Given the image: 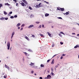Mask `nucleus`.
<instances>
[{
    "label": "nucleus",
    "instance_id": "1",
    "mask_svg": "<svg viewBox=\"0 0 79 79\" xmlns=\"http://www.w3.org/2000/svg\"><path fill=\"white\" fill-rule=\"evenodd\" d=\"M57 10H59V11H64V8H61L58 7L57 8Z\"/></svg>",
    "mask_w": 79,
    "mask_h": 79
},
{
    "label": "nucleus",
    "instance_id": "2",
    "mask_svg": "<svg viewBox=\"0 0 79 79\" xmlns=\"http://www.w3.org/2000/svg\"><path fill=\"white\" fill-rule=\"evenodd\" d=\"M10 42H8L7 44V46L8 47V50H10Z\"/></svg>",
    "mask_w": 79,
    "mask_h": 79
},
{
    "label": "nucleus",
    "instance_id": "3",
    "mask_svg": "<svg viewBox=\"0 0 79 79\" xmlns=\"http://www.w3.org/2000/svg\"><path fill=\"white\" fill-rule=\"evenodd\" d=\"M20 4H21V5H22V6H26V5L23 2H22V3H20Z\"/></svg>",
    "mask_w": 79,
    "mask_h": 79
},
{
    "label": "nucleus",
    "instance_id": "4",
    "mask_svg": "<svg viewBox=\"0 0 79 79\" xmlns=\"http://www.w3.org/2000/svg\"><path fill=\"white\" fill-rule=\"evenodd\" d=\"M15 35V32H13L12 33V36H11V39H13V36Z\"/></svg>",
    "mask_w": 79,
    "mask_h": 79
},
{
    "label": "nucleus",
    "instance_id": "5",
    "mask_svg": "<svg viewBox=\"0 0 79 79\" xmlns=\"http://www.w3.org/2000/svg\"><path fill=\"white\" fill-rule=\"evenodd\" d=\"M52 77H51V76L50 75H48L47 76V78H47L48 79H50V78H51Z\"/></svg>",
    "mask_w": 79,
    "mask_h": 79
},
{
    "label": "nucleus",
    "instance_id": "6",
    "mask_svg": "<svg viewBox=\"0 0 79 79\" xmlns=\"http://www.w3.org/2000/svg\"><path fill=\"white\" fill-rule=\"evenodd\" d=\"M34 27V25H30L28 27V28L29 29H30V28H31V27Z\"/></svg>",
    "mask_w": 79,
    "mask_h": 79
},
{
    "label": "nucleus",
    "instance_id": "7",
    "mask_svg": "<svg viewBox=\"0 0 79 79\" xmlns=\"http://www.w3.org/2000/svg\"><path fill=\"white\" fill-rule=\"evenodd\" d=\"M5 67L6 68H7L8 69H10V67H8V66L6 65L5 64Z\"/></svg>",
    "mask_w": 79,
    "mask_h": 79
},
{
    "label": "nucleus",
    "instance_id": "8",
    "mask_svg": "<svg viewBox=\"0 0 79 79\" xmlns=\"http://www.w3.org/2000/svg\"><path fill=\"white\" fill-rule=\"evenodd\" d=\"M23 2H24V3H26V5H27V1H26L25 0H23Z\"/></svg>",
    "mask_w": 79,
    "mask_h": 79
},
{
    "label": "nucleus",
    "instance_id": "9",
    "mask_svg": "<svg viewBox=\"0 0 79 79\" xmlns=\"http://www.w3.org/2000/svg\"><path fill=\"white\" fill-rule=\"evenodd\" d=\"M29 64L30 66H34V63L31 62V64Z\"/></svg>",
    "mask_w": 79,
    "mask_h": 79
},
{
    "label": "nucleus",
    "instance_id": "10",
    "mask_svg": "<svg viewBox=\"0 0 79 79\" xmlns=\"http://www.w3.org/2000/svg\"><path fill=\"white\" fill-rule=\"evenodd\" d=\"M49 16V14H48L46 13L45 15V16L46 17H47V16Z\"/></svg>",
    "mask_w": 79,
    "mask_h": 79
},
{
    "label": "nucleus",
    "instance_id": "11",
    "mask_svg": "<svg viewBox=\"0 0 79 79\" xmlns=\"http://www.w3.org/2000/svg\"><path fill=\"white\" fill-rule=\"evenodd\" d=\"M25 38H26V39L27 40H29V38H28V37L26 36H25Z\"/></svg>",
    "mask_w": 79,
    "mask_h": 79
},
{
    "label": "nucleus",
    "instance_id": "12",
    "mask_svg": "<svg viewBox=\"0 0 79 79\" xmlns=\"http://www.w3.org/2000/svg\"><path fill=\"white\" fill-rule=\"evenodd\" d=\"M5 18L2 17L0 18V19L1 20H4V19H5Z\"/></svg>",
    "mask_w": 79,
    "mask_h": 79
},
{
    "label": "nucleus",
    "instance_id": "13",
    "mask_svg": "<svg viewBox=\"0 0 79 79\" xmlns=\"http://www.w3.org/2000/svg\"><path fill=\"white\" fill-rule=\"evenodd\" d=\"M51 64H54V59H53L52 62H51Z\"/></svg>",
    "mask_w": 79,
    "mask_h": 79
},
{
    "label": "nucleus",
    "instance_id": "14",
    "mask_svg": "<svg viewBox=\"0 0 79 79\" xmlns=\"http://www.w3.org/2000/svg\"><path fill=\"white\" fill-rule=\"evenodd\" d=\"M5 5H7V6H9V5H10L9 4H8V3H5Z\"/></svg>",
    "mask_w": 79,
    "mask_h": 79
},
{
    "label": "nucleus",
    "instance_id": "15",
    "mask_svg": "<svg viewBox=\"0 0 79 79\" xmlns=\"http://www.w3.org/2000/svg\"><path fill=\"white\" fill-rule=\"evenodd\" d=\"M23 53L25 55H28V54L26 52H23Z\"/></svg>",
    "mask_w": 79,
    "mask_h": 79
},
{
    "label": "nucleus",
    "instance_id": "16",
    "mask_svg": "<svg viewBox=\"0 0 79 79\" xmlns=\"http://www.w3.org/2000/svg\"><path fill=\"white\" fill-rule=\"evenodd\" d=\"M40 6L39 5H37L36 6V8H39L40 7Z\"/></svg>",
    "mask_w": 79,
    "mask_h": 79
},
{
    "label": "nucleus",
    "instance_id": "17",
    "mask_svg": "<svg viewBox=\"0 0 79 79\" xmlns=\"http://www.w3.org/2000/svg\"><path fill=\"white\" fill-rule=\"evenodd\" d=\"M21 25V24L19 23L16 26L17 27H18L19 26Z\"/></svg>",
    "mask_w": 79,
    "mask_h": 79
},
{
    "label": "nucleus",
    "instance_id": "18",
    "mask_svg": "<svg viewBox=\"0 0 79 79\" xmlns=\"http://www.w3.org/2000/svg\"><path fill=\"white\" fill-rule=\"evenodd\" d=\"M47 34L49 36H51V34H50L49 32H47Z\"/></svg>",
    "mask_w": 79,
    "mask_h": 79
},
{
    "label": "nucleus",
    "instance_id": "19",
    "mask_svg": "<svg viewBox=\"0 0 79 79\" xmlns=\"http://www.w3.org/2000/svg\"><path fill=\"white\" fill-rule=\"evenodd\" d=\"M77 47H78V45H77L74 47V48H77Z\"/></svg>",
    "mask_w": 79,
    "mask_h": 79
},
{
    "label": "nucleus",
    "instance_id": "20",
    "mask_svg": "<svg viewBox=\"0 0 79 79\" xmlns=\"http://www.w3.org/2000/svg\"><path fill=\"white\" fill-rule=\"evenodd\" d=\"M40 67H44V65L43 64H41L40 65Z\"/></svg>",
    "mask_w": 79,
    "mask_h": 79
},
{
    "label": "nucleus",
    "instance_id": "21",
    "mask_svg": "<svg viewBox=\"0 0 79 79\" xmlns=\"http://www.w3.org/2000/svg\"><path fill=\"white\" fill-rule=\"evenodd\" d=\"M60 34H63V35H64V33L62 31L60 32Z\"/></svg>",
    "mask_w": 79,
    "mask_h": 79
},
{
    "label": "nucleus",
    "instance_id": "22",
    "mask_svg": "<svg viewBox=\"0 0 79 79\" xmlns=\"http://www.w3.org/2000/svg\"><path fill=\"white\" fill-rule=\"evenodd\" d=\"M10 18L11 19H12V18L13 19V18H14V16H11L10 17Z\"/></svg>",
    "mask_w": 79,
    "mask_h": 79
},
{
    "label": "nucleus",
    "instance_id": "23",
    "mask_svg": "<svg viewBox=\"0 0 79 79\" xmlns=\"http://www.w3.org/2000/svg\"><path fill=\"white\" fill-rule=\"evenodd\" d=\"M65 14L66 15H68L69 14V12H66Z\"/></svg>",
    "mask_w": 79,
    "mask_h": 79
},
{
    "label": "nucleus",
    "instance_id": "24",
    "mask_svg": "<svg viewBox=\"0 0 79 79\" xmlns=\"http://www.w3.org/2000/svg\"><path fill=\"white\" fill-rule=\"evenodd\" d=\"M40 35L41 37H43V36H44V35H42V34H40Z\"/></svg>",
    "mask_w": 79,
    "mask_h": 79
},
{
    "label": "nucleus",
    "instance_id": "25",
    "mask_svg": "<svg viewBox=\"0 0 79 79\" xmlns=\"http://www.w3.org/2000/svg\"><path fill=\"white\" fill-rule=\"evenodd\" d=\"M29 8L30 9V10H32V8H31V7L29 6Z\"/></svg>",
    "mask_w": 79,
    "mask_h": 79
},
{
    "label": "nucleus",
    "instance_id": "26",
    "mask_svg": "<svg viewBox=\"0 0 79 79\" xmlns=\"http://www.w3.org/2000/svg\"><path fill=\"white\" fill-rule=\"evenodd\" d=\"M4 13L5 15H7V13L5 11L4 12Z\"/></svg>",
    "mask_w": 79,
    "mask_h": 79
},
{
    "label": "nucleus",
    "instance_id": "27",
    "mask_svg": "<svg viewBox=\"0 0 79 79\" xmlns=\"http://www.w3.org/2000/svg\"><path fill=\"white\" fill-rule=\"evenodd\" d=\"M24 26H25V24H23L21 26V27H24Z\"/></svg>",
    "mask_w": 79,
    "mask_h": 79
},
{
    "label": "nucleus",
    "instance_id": "28",
    "mask_svg": "<svg viewBox=\"0 0 79 79\" xmlns=\"http://www.w3.org/2000/svg\"><path fill=\"white\" fill-rule=\"evenodd\" d=\"M14 2H15V3H16L17 2V0H13Z\"/></svg>",
    "mask_w": 79,
    "mask_h": 79
},
{
    "label": "nucleus",
    "instance_id": "29",
    "mask_svg": "<svg viewBox=\"0 0 79 79\" xmlns=\"http://www.w3.org/2000/svg\"><path fill=\"white\" fill-rule=\"evenodd\" d=\"M60 44H61V45H63V43L61 42L60 43Z\"/></svg>",
    "mask_w": 79,
    "mask_h": 79
},
{
    "label": "nucleus",
    "instance_id": "30",
    "mask_svg": "<svg viewBox=\"0 0 79 79\" xmlns=\"http://www.w3.org/2000/svg\"><path fill=\"white\" fill-rule=\"evenodd\" d=\"M12 13H13V12L12 11H11L9 12V14H10V15L12 14Z\"/></svg>",
    "mask_w": 79,
    "mask_h": 79
},
{
    "label": "nucleus",
    "instance_id": "31",
    "mask_svg": "<svg viewBox=\"0 0 79 79\" xmlns=\"http://www.w3.org/2000/svg\"><path fill=\"white\" fill-rule=\"evenodd\" d=\"M36 24H39V23H40V22H36Z\"/></svg>",
    "mask_w": 79,
    "mask_h": 79
},
{
    "label": "nucleus",
    "instance_id": "32",
    "mask_svg": "<svg viewBox=\"0 0 79 79\" xmlns=\"http://www.w3.org/2000/svg\"><path fill=\"white\" fill-rule=\"evenodd\" d=\"M32 36V37H35V35H31Z\"/></svg>",
    "mask_w": 79,
    "mask_h": 79
},
{
    "label": "nucleus",
    "instance_id": "33",
    "mask_svg": "<svg viewBox=\"0 0 79 79\" xmlns=\"http://www.w3.org/2000/svg\"><path fill=\"white\" fill-rule=\"evenodd\" d=\"M18 17V16L17 15H15L14 16V18H17Z\"/></svg>",
    "mask_w": 79,
    "mask_h": 79
},
{
    "label": "nucleus",
    "instance_id": "34",
    "mask_svg": "<svg viewBox=\"0 0 79 79\" xmlns=\"http://www.w3.org/2000/svg\"><path fill=\"white\" fill-rule=\"evenodd\" d=\"M59 35L60 37H62V35H61L60 34H59Z\"/></svg>",
    "mask_w": 79,
    "mask_h": 79
},
{
    "label": "nucleus",
    "instance_id": "35",
    "mask_svg": "<svg viewBox=\"0 0 79 79\" xmlns=\"http://www.w3.org/2000/svg\"><path fill=\"white\" fill-rule=\"evenodd\" d=\"M51 74H52V76H53L54 73H53V72H52L51 73Z\"/></svg>",
    "mask_w": 79,
    "mask_h": 79
},
{
    "label": "nucleus",
    "instance_id": "36",
    "mask_svg": "<svg viewBox=\"0 0 79 79\" xmlns=\"http://www.w3.org/2000/svg\"><path fill=\"white\" fill-rule=\"evenodd\" d=\"M56 56V55H55L54 56H53L52 57V58H54V57H55V56Z\"/></svg>",
    "mask_w": 79,
    "mask_h": 79
},
{
    "label": "nucleus",
    "instance_id": "37",
    "mask_svg": "<svg viewBox=\"0 0 79 79\" xmlns=\"http://www.w3.org/2000/svg\"><path fill=\"white\" fill-rule=\"evenodd\" d=\"M56 56V55H55L54 56H53L52 57V58H54V57H55V56Z\"/></svg>",
    "mask_w": 79,
    "mask_h": 79
},
{
    "label": "nucleus",
    "instance_id": "38",
    "mask_svg": "<svg viewBox=\"0 0 79 79\" xmlns=\"http://www.w3.org/2000/svg\"><path fill=\"white\" fill-rule=\"evenodd\" d=\"M0 6H1V7L3 6V5H2V4H0Z\"/></svg>",
    "mask_w": 79,
    "mask_h": 79
},
{
    "label": "nucleus",
    "instance_id": "39",
    "mask_svg": "<svg viewBox=\"0 0 79 79\" xmlns=\"http://www.w3.org/2000/svg\"><path fill=\"white\" fill-rule=\"evenodd\" d=\"M58 18L59 19H62V18H61V17H58Z\"/></svg>",
    "mask_w": 79,
    "mask_h": 79
},
{
    "label": "nucleus",
    "instance_id": "40",
    "mask_svg": "<svg viewBox=\"0 0 79 79\" xmlns=\"http://www.w3.org/2000/svg\"><path fill=\"white\" fill-rule=\"evenodd\" d=\"M66 55V54H63V55H62V56H65Z\"/></svg>",
    "mask_w": 79,
    "mask_h": 79
},
{
    "label": "nucleus",
    "instance_id": "41",
    "mask_svg": "<svg viewBox=\"0 0 79 79\" xmlns=\"http://www.w3.org/2000/svg\"><path fill=\"white\" fill-rule=\"evenodd\" d=\"M51 69V71H53V68H52Z\"/></svg>",
    "mask_w": 79,
    "mask_h": 79
},
{
    "label": "nucleus",
    "instance_id": "42",
    "mask_svg": "<svg viewBox=\"0 0 79 79\" xmlns=\"http://www.w3.org/2000/svg\"><path fill=\"white\" fill-rule=\"evenodd\" d=\"M8 19V18H5V20H7V19Z\"/></svg>",
    "mask_w": 79,
    "mask_h": 79
},
{
    "label": "nucleus",
    "instance_id": "43",
    "mask_svg": "<svg viewBox=\"0 0 79 79\" xmlns=\"http://www.w3.org/2000/svg\"><path fill=\"white\" fill-rule=\"evenodd\" d=\"M3 77L4 78H6V76H4Z\"/></svg>",
    "mask_w": 79,
    "mask_h": 79
},
{
    "label": "nucleus",
    "instance_id": "44",
    "mask_svg": "<svg viewBox=\"0 0 79 79\" xmlns=\"http://www.w3.org/2000/svg\"><path fill=\"white\" fill-rule=\"evenodd\" d=\"M23 28H21L20 29L21 31H23Z\"/></svg>",
    "mask_w": 79,
    "mask_h": 79
},
{
    "label": "nucleus",
    "instance_id": "45",
    "mask_svg": "<svg viewBox=\"0 0 79 79\" xmlns=\"http://www.w3.org/2000/svg\"><path fill=\"white\" fill-rule=\"evenodd\" d=\"M41 27H42V25H40L39 26V27H40V28H41Z\"/></svg>",
    "mask_w": 79,
    "mask_h": 79
},
{
    "label": "nucleus",
    "instance_id": "46",
    "mask_svg": "<svg viewBox=\"0 0 79 79\" xmlns=\"http://www.w3.org/2000/svg\"><path fill=\"white\" fill-rule=\"evenodd\" d=\"M72 34L73 35H75V33H72Z\"/></svg>",
    "mask_w": 79,
    "mask_h": 79
},
{
    "label": "nucleus",
    "instance_id": "47",
    "mask_svg": "<svg viewBox=\"0 0 79 79\" xmlns=\"http://www.w3.org/2000/svg\"><path fill=\"white\" fill-rule=\"evenodd\" d=\"M49 61H50V60H47V62H48H48H49Z\"/></svg>",
    "mask_w": 79,
    "mask_h": 79
},
{
    "label": "nucleus",
    "instance_id": "48",
    "mask_svg": "<svg viewBox=\"0 0 79 79\" xmlns=\"http://www.w3.org/2000/svg\"><path fill=\"white\" fill-rule=\"evenodd\" d=\"M31 73L33 74V73H34V71H31Z\"/></svg>",
    "mask_w": 79,
    "mask_h": 79
},
{
    "label": "nucleus",
    "instance_id": "49",
    "mask_svg": "<svg viewBox=\"0 0 79 79\" xmlns=\"http://www.w3.org/2000/svg\"><path fill=\"white\" fill-rule=\"evenodd\" d=\"M63 56H62L60 57V59H63Z\"/></svg>",
    "mask_w": 79,
    "mask_h": 79
},
{
    "label": "nucleus",
    "instance_id": "50",
    "mask_svg": "<svg viewBox=\"0 0 79 79\" xmlns=\"http://www.w3.org/2000/svg\"><path fill=\"white\" fill-rule=\"evenodd\" d=\"M40 79H43L42 77H40Z\"/></svg>",
    "mask_w": 79,
    "mask_h": 79
},
{
    "label": "nucleus",
    "instance_id": "51",
    "mask_svg": "<svg viewBox=\"0 0 79 79\" xmlns=\"http://www.w3.org/2000/svg\"><path fill=\"white\" fill-rule=\"evenodd\" d=\"M54 46H55V45L54 44H53L52 45V47H54Z\"/></svg>",
    "mask_w": 79,
    "mask_h": 79
},
{
    "label": "nucleus",
    "instance_id": "52",
    "mask_svg": "<svg viewBox=\"0 0 79 79\" xmlns=\"http://www.w3.org/2000/svg\"><path fill=\"white\" fill-rule=\"evenodd\" d=\"M18 3H16V6H18Z\"/></svg>",
    "mask_w": 79,
    "mask_h": 79
},
{
    "label": "nucleus",
    "instance_id": "53",
    "mask_svg": "<svg viewBox=\"0 0 79 79\" xmlns=\"http://www.w3.org/2000/svg\"><path fill=\"white\" fill-rule=\"evenodd\" d=\"M40 5H41V3H40L38 5H39V6H40Z\"/></svg>",
    "mask_w": 79,
    "mask_h": 79
},
{
    "label": "nucleus",
    "instance_id": "54",
    "mask_svg": "<svg viewBox=\"0 0 79 79\" xmlns=\"http://www.w3.org/2000/svg\"><path fill=\"white\" fill-rule=\"evenodd\" d=\"M42 27L43 28L44 27V25H42Z\"/></svg>",
    "mask_w": 79,
    "mask_h": 79
},
{
    "label": "nucleus",
    "instance_id": "55",
    "mask_svg": "<svg viewBox=\"0 0 79 79\" xmlns=\"http://www.w3.org/2000/svg\"><path fill=\"white\" fill-rule=\"evenodd\" d=\"M58 66L56 65V68H58Z\"/></svg>",
    "mask_w": 79,
    "mask_h": 79
},
{
    "label": "nucleus",
    "instance_id": "56",
    "mask_svg": "<svg viewBox=\"0 0 79 79\" xmlns=\"http://www.w3.org/2000/svg\"><path fill=\"white\" fill-rule=\"evenodd\" d=\"M77 36H78V37H79V34H77Z\"/></svg>",
    "mask_w": 79,
    "mask_h": 79
},
{
    "label": "nucleus",
    "instance_id": "57",
    "mask_svg": "<svg viewBox=\"0 0 79 79\" xmlns=\"http://www.w3.org/2000/svg\"><path fill=\"white\" fill-rule=\"evenodd\" d=\"M18 29H20V27H18Z\"/></svg>",
    "mask_w": 79,
    "mask_h": 79
},
{
    "label": "nucleus",
    "instance_id": "58",
    "mask_svg": "<svg viewBox=\"0 0 79 79\" xmlns=\"http://www.w3.org/2000/svg\"><path fill=\"white\" fill-rule=\"evenodd\" d=\"M46 3H47V4H48V2H46Z\"/></svg>",
    "mask_w": 79,
    "mask_h": 79
},
{
    "label": "nucleus",
    "instance_id": "59",
    "mask_svg": "<svg viewBox=\"0 0 79 79\" xmlns=\"http://www.w3.org/2000/svg\"><path fill=\"white\" fill-rule=\"evenodd\" d=\"M52 28H53V26H52Z\"/></svg>",
    "mask_w": 79,
    "mask_h": 79
},
{
    "label": "nucleus",
    "instance_id": "60",
    "mask_svg": "<svg viewBox=\"0 0 79 79\" xmlns=\"http://www.w3.org/2000/svg\"><path fill=\"white\" fill-rule=\"evenodd\" d=\"M10 50H11V47L10 48Z\"/></svg>",
    "mask_w": 79,
    "mask_h": 79
},
{
    "label": "nucleus",
    "instance_id": "61",
    "mask_svg": "<svg viewBox=\"0 0 79 79\" xmlns=\"http://www.w3.org/2000/svg\"><path fill=\"white\" fill-rule=\"evenodd\" d=\"M35 76H36V73H35Z\"/></svg>",
    "mask_w": 79,
    "mask_h": 79
},
{
    "label": "nucleus",
    "instance_id": "62",
    "mask_svg": "<svg viewBox=\"0 0 79 79\" xmlns=\"http://www.w3.org/2000/svg\"><path fill=\"white\" fill-rule=\"evenodd\" d=\"M64 15H66V14H65V13H64Z\"/></svg>",
    "mask_w": 79,
    "mask_h": 79
},
{
    "label": "nucleus",
    "instance_id": "63",
    "mask_svg": "<svg viewBox=\"0 0 79 79\" xmlns=\"http://www.w3.org/2000/svg\"><path fill=\"white\" fill-rule=\"evenodd\" d=\"M44 2H45L46 3V2H47L45 1H44Z\"/></svg>",
    "mask_w": 79,
    "mask_h": 79
},
{
    "label": "nucleus",
    "instance_id": "64",
    "mask_svg": "<svg viewBox=\"0 0 79 79\" xmlns=\"http://www.w3.org/2000/svg\"><path fill=\"white\" fill-rule=\"evenodd\" d=\"M55 69L56 70V68H55Z\"/></svg>",
    "mask_w": 79,
    "mask_h": 79
}]
</instances>
